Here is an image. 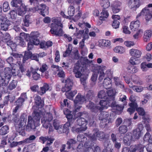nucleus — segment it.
<instances>
[{"label": "nucleus", "mask_w": 152, "mask_h": 152, "mask_svg": "<svg viewBox=\"0 0 152 152\" xmlns=\"http://www.w3.org/2000/svg\"><path fill=\"white\" fill-rule=\"evenodd\" d=\"M43 116L42 118H45L46 120L51 121L53 119L52 114L50 113H43L39 110H35L34 111L32 116H29L28 119L27 124L26 126V130L28 131H30L32 130H34L36 127L39 125L40 117Z\"/></svg>", "instance_id": "1"}, {"label": "nucleus", "mask_w": 152, "mask_h": 152, "mask_svg": "<svg viewBox=\"0 0 152 152\" xmlns=\"http://www.w3.org/2000/svg\"><path fill=\"white\" fill-rule=\"evenodd\" d=\"M79 117L77 118L75 125L72 127L73 130L77 132H80L85 131L87 128L86 125L88 122H93V118L89 117L85 112H79L77 113Z\"/></svg>", "instance_id": "2"}, {"label": "nucleus", "mask_w": 152, "mask_h": 152, "mask_svg": "<svg viewBox=\"0 0 152 152\" xmlns=\"http://www.w3.org/2000/svg\"><path fill=\"white\" fill-rule=\"evenodd\" d=\"M13 75H19L18 72L16 71L15 69H11L9 67H7L4 69V72L0 76V88L2 86L6 87L8 84L10 79Z\"/></svg>", "instance_id": "3"}, {"label": "nucleus", "mask_w": 152, "mask_h": 152, "mask_svg": "<svg viewBox=\"0 0 152 152\" xmlns=\"http://www.w3.org/2000/svg\"><path fill=\"white\" fill-rule=\"evenodd\" d=\"M20 35L23 36L27 41H28V39L29 41L32 42L34 45H37L39 43V40L38 37L39 36V34L38 32H31L29 36V34H26L25 33H20Z\"/></svg>", "instance_id": "4"}, {"label": "nucleus", "mask_w": 152, "mask_h": 152, "mask_svg": "<svg viewBox=\"0 0 152 152\" xmlns=\"http://www.w3.org/2000/svg\"><path fill=\"white\" fill-rule=\"evenodd\" d=\"M129 54L132 56L129 60V62L132 65H136V62L137 58H139L142 54L141 52L137 49L133 48L131 49L129 51Z\"/></svg>", "instance_id": "5"}, {"label": "nucleus", "mask_w": 152, "mask_h": 152, "mask_svg": "<svg viewBox=\"0 0 152 152\" xmlns=\"http://www.w3.org/2000/svg\"><path fill=\"white\" fill-rule=\"evenodd\" d=\"M132 149V151H137L138 152H143L146 150L148 152H152V143H150L148 144L146 148H145L144 146L141 144L135 145L134 146L131 147Z\"/></svg>", "instance_id": "6"}, {"label": "nucleus", "mask_w": 152, "mask_h": 152, "mask_svg": "<svg viewBox=\"0 0 152 152\" xmlns=\"http://www.w3.org/2000/svg\"><path fill=\"white\" fill-rule=\"evenodd\" d=\"M107 134H105L102 132L97 131L94 133L93 135L90 136L91 138L93 141H95L97 138L100 140L107 139L108 137Z\"/></svg>", "instance_id": "7"}, {"label": "nucleus", "mask_w": 152, "mask_h": 152, "mask_svg": "<svg viewBox=\"0 0 152 152\" xmlns=\"http://www.w3.org/2000/svg\"><path fill=\"white\" fill-rule=\"evenodd\" d=\"M0 25L1 29L6 31L10 25V21L5 17L0 15Z\"/></svg>", "instance_id": "8"}, {"label": "nucleus", "mask_w": 152, "mask_h": 152, "mask_svg": "<svg viewBox=\"0 0 152 152\" xmlns=\"http://www.w3.org/2000/svg\"><path fill=\"white\" fill-rule=\"evenodd\" d=\"M52 21L54 23L51 24V27H52V32H54V30H56V27H60L62 28L63 27V25L61 24V21L59 18H56L53 19Z\"/></svg>", "instance_id": "9"}, {"label": "nucleus", "mask_w": 152, "mask_h": 152, "mask_svg": "<svg viewBox=\"0 0 152 152\" xmlns=\"http://www.w3.org/2000/svg\"><path fill=\"white\" fill-rule=\"evenodd\" d=\"M132 141H133L132 134L130 132L126 133L124 137V143L126 145H129Z\"/></svg>", "instance_id": "10"}, {"label": "nucleus", "mask_w": 152, "mask_h": 152, "mask_svg": "<svg viewBox=\"0 0 152 152\" xmlns=\"http://www.w3.org/2000/svg\"><path fill=\"white\" fill-rule=\"evenodd\" d=\"M141 14L145 16L147 20H149L152 17V12L147 7L143 9L141 12Z\"/></svg>", "instance_id": "11"}, {"label": "nucleus", "mask_w": 152, "mask_h": 152, "mask_svg": "<svg viewBox=\"0 0 152 152\" xmlns=\"http://www.w3.org/2000/svg\"><path fill=\"white\" fill-rule=\"evenodd\" d=\"M82 67L79 65H76L73 69V72L77 78H80L82 75Z\"/></svg>", "instance_id": "12"}, {"label": "nucleus", "mask_w": 152, "mask_h": 152, "mask_svg": "<svg viewBox=\"0 0 152 152\" xmlns=\"http://www.w3.org/2000/svg\"><path fill=\"white\" fill-rule=\"evenodd\" d=\"M86 100L84 96L80 94H78L76 96L75 99L74 100V103L78 104H81Z\"/></svg>", "instance_id": "13"}, {"label": "nucleus", "mask_w": 152, "mask_h": 152, "mask_svg": "<svg viewBox=\"0 0 152 152\" xmlns=\"http://www.w3.org/2000/svg\"><path fill=\"white\" fill-rule=\"evenodd\" d=\"M27 121V116L25 114H23L20 116V121L18 125L16 126H20L24 127L26 125Z\"/></svg>", "instance_id": "14"}, {"label": "nucleus", "mask_w": 152, "mask_h": 152, "mask_svg": "<svg viewBox=\"0 0 152 152\" xmlns=\"http://www.w3.org/2000/svg\"><path fill=\"white\" fill-rule=\"evenodd\" d=\"M51 29L50 31L51 33L52 34H54L56 36H61L63 35L64 32L62 28L60 27H56V29L54 30V32H52L51 30H52V27H51Z\"/></svg>", "instance_id": "15"}, {"label": "nucleus", "mask_w": 152, "mask_h": 152, "mask_svg": "<svg viewBox=\"0 0 152 152\" xmlns=\"http://www.w3.org/2000/svg\"><path fill=\"white\" fill-rule=\"evenodd\" d=\"M57 130L59 134L66 133L67 134L69 130L67 127V124H65L63 126L61 125Z\"/></svg>", "instance_id": "16"}, {"label": "nucleus", "mask_w": 152, "mask_h": 152, "mask_svg": "<svg viewBox=\"0 0 152 152\" xmlns=\"http://www.w3.org/2000/svg\"><path fill=\"white\" fill-rule=\"evenodd\" d=\"M129 7L132 8L138 7L140 5L139 0H129L128 3Z\"/></svg>", "instance_id": "17"}, {"label": "nucleus", "mask_w": 152, "mask_h": 152, "mask_svg": "<svg viewBox=\"0 0 152 152\" xmlns=\"http://www.w3.org/2000/svg\"><path fill=\"white\" fill-rule=\"evenodd\" d=\"M16 81L13 80L10 83V84L8 87H7L6 86V87H4V86H1V87H2V88L3 89V91L4 92H6L7 91V90H6V89H7V88L9 90H12L16 87Z\"/></svg>", "instance_id": "18"}, {"label": "nucleus", "mask_w": 152, "mask_h": 152, "mask_svg": "<svg viewBox=\"0 0 152 152\" xmlns=\"http://www.w3.org/2000/svg\"><path fill=\"white\" fill-rule=\"evenodd\" d=\"M49 89V85L46 83L44 84L43 86L40 88V90L38 91V94L41 95H42L45 93L46 91H48Z\"/></svg>", "instance_id": "19"}, {"label": "nucleus", "mask_w": 152, "mask_h": 152, "mask_svg": "<svg viewBox=\"0 0 152 152\" xmlns=\"http://www.w3.org/2000/svg\"><path fill=\"white\" fill-rule=\"evenodd\" d=\"M129 105L130 107L128 109L127 111L131 115L134 112L135 109H136L138 107V105L137 103H129Z\"/></svg>", "instance_id": "20"}, {"label": "nucleus", "mask_w": 152, "mask_h": 152, "mask_svg": "<svg viewBox=\"0 0 152 152\" xmlns=\"http://www.w3.org/2000/svg\"><path fill=\"white\" fill-rule=\"evenodd\" d=\"M140 24V22L138 20L134 22H132L130 23V28L132 31H135L136 29H137L139 27Z\"/></svg>", "instance_id": "21"}, {"label": "nucleus", "mask_w": 152, "mask_h": 152, "mask_svg": "<svg viewBox=\"0 0 152 152\" xmlns=\"http://www.w3.org/2000/svg\"><path fill=\"white\" fill-rule=\"evenodd\" d=\"M39 69V68H37L35 69L33 68H31V70L32 73L33 74V78L34 80H38L40 77V74L38 73L37 72Z\"/></svg>", "instance_id": "22"}, {"label": "nucleus", "mask_w": 152, "mask_h": 152, "mask_svg": "<svg viewBox=\"0 0 152 152\" xmlns=\"http://www.w3.org/2000/svg\"><path fill=\"white\" fill-rule=\"evenodd\" d=\"M18 9V14L20 16H23L24 14V12L26 10V8L23 4H20Z\"/></svg>", "instance_id": "23"}, {"label": "nucleus", "mask_w": 152, "mask_h": 152, "mask_svg": "<svg viewBox=\"0 0 152 152\" xmlns=\"http://www.w3.org/2000/svg\"><path fill=\"white\" fill-rule=\"evenodd\" d=\"M35 102L36 104L39 107H41L44 106V102L41 99L40 97L38 96H37L35 98Z\"/></svg>", "instance_id": "24"}, {"label": "nucleus", "mask_w": 152, "mask_h": 152, "mask_svg": "<svg viewBox=\"0 0 152 152\" xmlns=\"http://www.w3.org/2000/svg\"><path fill=\"white\" fill-rule=\"evenodd\" d=\"M103 85L104 88L106 89L110 88L111 86L110 79L109 78H105L103 83Z\"/></svg>", "instance_id": "25"}, {"label": "nucleus", "mask_w": 152, "mask_h": 152, "mask_svg": "<svg viewBox=\"0 0 152 152\" xmlns=\"http://www.w3.org/2000/svg\"><path fill=\"white\" fill-rule=\"evenodd\" d=\"M107 103V106L112 107H114L116 102L115 100V97L112 98L107 97L106 99Z\"/></svg>", "instance_id": "26"}, {"label": "nucleus", "mask_w": 152, "mask_h": 152, "mask_svg": "<svg viewBox=\"0 0 152 152\" xmlns=\"http://www.w3.org/2000/svg\"><path fill=\"white\" fill-rule=\"evenodd\" d=\"M139 130H134L133 131L132 137L133 138V141H134L139 139L140 136L141 132L139 131Z\"/></svg>", "instance_id": "27"}, {"label": "nucleus", "mask_w": 152, "mask_h": 152, "mask_svg": "<svg viewBox=\"0 0 152 152\" xmlns=\"http://www.w3.org/2000/svg\"><path fill=\"white\" fill-rule=\"evenodd\" d=\"M9 127L7 125L4 126L0 129V135H4L9 132Z\"/></svg>", "instance_id": "28"}, {"label": "nucleus", "mask_w": 152, "mask_h": 152, "mask_svg": "<svg viewBox=\"0 0 152 152\" xmlns=\"http://www.w3.org/2000/svg\"><path fill=\"white\" fill-rule=\"evenodd\" d=\"M16 132L19 134L23 136H24L26 135V132L24 129V128L20 127L15 126Z\"/></svg>", "instance_id": "29"}, {"label": "nucleus", "mask_w": 152, "mask_h": 152, "mask_svg": "<svg viewBox=\"0 0 152 152\" xmlns=\"http://www.w3.org/2000/svg\"><path fill=\"white\" fill-rule=\"evenodd\" d=\"M36 138V137L34 135H31L29 137L26 138L24 140L20 142L21 143H30L32 142Z\"/></svg>", "instance_id": "30"}, {"label": "nucleus", "mask_w": 152, "mask_h": 152, "mask_svg": "<svg viewBox=\"0 0 152 152\" xmlns=\"http://www.w3.org/2000/svg\"><path fill=\"white\" fill-rule=\"evenodd\" d=\"M109 16V14L105 9H103L101 13L99 19L101 20H104L107 18Z\"/></svg>", "instance_id": "31"}, {"label": "nucleus", "mask_w": 152, "mask_h": 152, "mask_svg": "<svg viewBox=\"0 0 152 152\" xmlns=\"http://www.w3.org/2000/svg\"><path fill=\"white\" fill-rule=\"evenodd\" d=\"M50 121L46 120L45 118H42L41 119V122L42 126L45 128L47 129L50 126Z\"/></svg>", "instance_id": "32"}, {"label": "nucleus", "mask_w": 152, "mask_h": 152, "mask_svg": "<svg viewBox=\"0 0 152 152\" xmlns=\"http://www.w3.org/2000/svg\"><path fill=\"white\" fill-rule=\"evenodd\" d=\"M132 65L129 66L127 68L128 72L130 73H135L137 72L138 70L137 67Z\"/></svg>", "instance_id": "33"}, {"label": "nucleus", "mask_w": 152, "mask_h": 152, "mask_svg": "<svg viewBox=\"0 0 152 152\" xmlns=\"http://www.w3.org/2000/svg\"><path fill=\"white\" fill-rule=\"evenodd\" d=\"M114 51L116 53L121 54L125 52L124 48L121 46H118L115 47L114 49Z\"/></svg>", "instance_id": "34"}, {"label": "nucleus", "mask_w": 152, "mask_h": 152, "mask_svg": "<svg viewBox=\"0 0 152 152\" xmlns=\"http://www.w3.org/2000/svg\"><path fill=\"white\" fill-rule=\"evenodd\" d=\"M77 93V90H75L74 91H71L70 92L69 91L67 92L66 93L65 95L67 98L69 99H72Z\"/></svg>", "instance_id": "35"}, {"label": "nucleus", "mask_w": 152, "mask_h": 152, "mask_svg": "<svg viewBox=\"0 0 152 152\" xmlns=\"http://www.w3.org/2000/svg\"><path fill=\"white\" fill-rule=\"evenodd\" d=\"M128 131V128L125 125H122L118 128L119 132L121 134H125Z\"/></svg>", "instance_id": "36"}, {"label": "nucleus", "mask_w": 152, "mask_h": 152, "mask_svg": "<svg viewBox=\"0 0 152 152\" xmlns=\"http://www.w3.org/2000/svg\"><path fill=\"white\" fill-rule=\"evenodd\" d=\"M31 54L32 53L29 51L28 52L26 51L25 52L24 56H23V63H24L26 60L30 58Z\"/></svg>", "instance_id": "37"}, {"label": "nucleus", "mask_w": 152, "mask_h": 152, "mask_svg": "<svg viewBox=\"0 0 152 152\" xmlns=\"http://www.w3.org/2000/svg\"><path fill=\"white\" fill-rule=\"evenodd\" d=\"M143 140L144 141L148 142L150 143H152V137L151 136L150 134L147 132L145 135Z\"/></svg>", "instance_id": "38"}, {"label": "nucleus", "mask_w": 152, "mask_h": 152, "mask_svg": "<svg viewBox=\"0 0 152 152\" xmlns=\"http://www.w3.org/2000/svg\"><path fill=\"white\" fill-rule=\"evenodd\" d=\"M109 113L106 112L102 111L99 115V120H102L104 119L108 118L109 116Z\"/></svg>", "instance_id": "39"}, {"label": "nucleus", "mask_w": 152, "mask_h": 152, "mask_svg": "<svg viewBox=\"0 0 152 152\" xmlns=\"http://www.w3.org/2000/svg\"><path fill=\"white\" fill-rule=\"evenodd\" d=\"M75 11V8L74 7L70 5L68 8V14L69 15V17L73 16L74 15Z\"/></svg>", "instance_id": "40"}, {"label": "nucleus", "mask_w": 152, "mask_h": 152, "mask_svg": "<svg viewBox=\"0 0 152 152\" xmlns=\"http://www.w3.org/2000/svg\"><path fill=\"white\" fill-rule=\"evenodd\" d=\"M98 97L100 99H106L107 98V95L106 92L104 90H102L99 91L98 94Z\"/></svg>", "instance_id": "41"}, {"label": "nucleus", "mask_w": 152, "mask_h": 152, "mask_svg": "<svg viewBox=\"0 0 152 152\" xmlns=\"http://www.w3.org/2000/svg\"><path fill=\"white\" fill-rule=\"evenodd\" d=\"M15 39L16 41V42L17 44L22 46L24 45L25 43L23 40V38L21 37H16L15 38Z\"/></svg>", "instance_id": "42"}, {"label": "nucleus", "mask_w": 152, "mask_h": 152, "mask_svg": "<svg viewBox=\"0 0 152 152\" xmlns=\"http://www.w3.org/2000/svg\"><path fill=\"white\" fill-rule=\"evenodd\" d=\"M21 3V0H12L11 2V5L16 7H18Z\"/></svg>", "instance_id": "43"}, {"label": "nucleus", "mask_w": 152, "mask_h": 152, "mask_svg": "<svg viewBox=\"0 0 152 152\" xmlns=\"http://www.w3.org/2000/svg\"><path fill=\"white\" fill-rule=\"evenodd\" d=\"M94 96V91L91 90H89L86 95V98L88 100H91Z\"/></svg>", "instance_id": "44"}, {"label": "nucleus", "mask_w": 152, "mask_h": 152, "mask_svg": "<svg viewBox=\"0 0 152 152\" xmlns=\"http://www.w3.org/2000/svg\"><path fill=\"white\" fill-rule=\"evenodd\" d=\"M30 17L29 15H26L23 20L24 22L23 25L26 27H28L30 23Z\"/></svg>", "instance_id": "45"}, {"label": "nucleus", "mask_w": 152, "mask_h": 152, "mask_svg": "<svg viewBox=\"0 0 152 152\" xmlns=\"http://www.w3.org/2000/svg\"><path fill=\"white\" fill-rule=\"evenodd\" d=\"M72 47L71 45L69 44L68 48L67 49L65 53L63 54V56L66 57L69 56L72 50Z\"/></svg>", "instance_id": "46"}, {"label": "nucleus", "mask_w": 152, "mask_h": 152, "mask_svg": "<svg viewBox=\"0 0 152 152\" xmlns=\"http://www.w3.org/2000/svg\"><path fill=\"white\" fill-rule=\"evenodd\" d=\"M106 94L108 98L115 97V91L113 90H107L106 91Z\"/></svg>", "instance_id": "47"}, {"label": "nucleus", "mask_w": 152, "mask_h": 152, "mask_svg": "<svg viewBox=\"0 0 152 152\" xmlns=\"http://www.w3.org/2000/svg\"><path fill=\"white\" fill-rule=\"evenodd\" d=\"M101 4L102 7H103V9H105L109 7L110 6V2L107 0L102 1Z\"/></svg>", "instance_id": "48"}, {"label": "nucleus", "mask_w": 152, "mask_h": 152, "mask_svg": "<svg viewBox=\"0 0 152 152\" xmlns=\"http://www.w3.org/2000/svg\"><path fill=\"white\" fill-rule=\"evenodd\" d=\"M76 141L73 139H69L67 142V145H68L67 149H70L71 145L75 144L76 143Z\"/></svg>", "instance_id": "49"}, {"label": "nucleus", "mask_w": 152, "mask_h": 152, "mask_svg": "<svg viewBox=\"0 0 152 152\" xmlns=\"http://www.w3.org/2000/svg\"><path fill=\"white\" fill-rule=\"evenodd\" d=\"M48 69V66L45 64L42 65V66L40 68L39 71L41 72V75H44V72Z\"/></svg>", "instance_id": "50"}, {"label": "nucleus", "mask_w": 152, "mask_h": 152, "mask_svg": "<svg viewBox=\"0 0 152 152\" xmlns=\"http://www.w3.org/2000/svg\"><path fill=\"white\" fill-rule=\"evenodd\" d=\"M43 7H44V9H42L40 12L42 16H45L48 13V8L46 6H44Z\"/></svg>", "instance_id": "51"}, {"label": "nucleus", "mask_w": 152, "mask_h": 152, "mask_svg": "<svg viewBox=\"0 0 152 152\" xmlns=\"http://www.w3.org/2000/svg\"><path fill=\"white\" fill-rule=\"evenodd\" d=\"M60 121L57 119H55L53 121V125L56 130H57L61 126L59 125Z\"/></svg>", "instance_id": "52"}, {"label": "nucleus", "mask_w": 152, "mask_h": 152, "mask_svg": "<svg viewBox=\"0 0 152 152\" xmlns=\"http://www.w3.org/2000/svg\"><path fill=\"white\" fill-rule=\"evenodd\" d=\"M25 99L22 98L20 97L18 99L17 101L15 102V105L17 106H21L23 102L24 101Z\"/></svg>", "instance_id": "53"}, {"label": "nucleus", "mask_w": 152, "mask_h": 152, "mask_svg": "<svg viewBox=\"0 0 152 152\" xmlns=\"http://www.w3.org/2000/svg\"><path fill=\"white\" fill-rule=\"evenodd\" d=\"M111 44L110 42L108 40H103L102 45L103 47H109Z\"/></svg>", "instance_id": "54"}, {"label": "nucleus", "mask_w": 152, "mask_h": 152, "mask_svg": "<svg viewBox=\"0 0 152 152\" xmlns=\"http://www.w3.org/2000/svg\"><path fill=\"white\" fill-rule=\"evenodd\" d=\"M69 110L68 109H66V111H65L64 110V113L66 115V117L67 118L68 120L73 119L75 118L74 116L73 117V115L70 113H67L66 112H68Z\"/></svg>", "instance_id": "55"}, {"label": "nucleus", "mask_w": 152, "mask_h": 152, "mask_svg": "<svg viewBox=\"0 0 152 152\" xmlns=\"http://www.w3.org/2000/svg\"><path fill=\"white\" fill-rule=\"evenodd\" d=\"M77 140L78 141L81 142L84 141L86 140V137L83 134L78 135L77 137Z\"/></svg>", "instance_id": "56"}, {"label": "nucleus", "mask_w": 152, "mask_h": 152, "mask_svg": "<svg viewBox=\"0 0 152 152\" xmlns=\"http://www.w3.org/2000/svg\"><path fill=\"white\" fill-rule=\"evenodd\" d=\"M72 88V87L65 84V86L62 88L61 91L63 92H65L66 93L69 91Z\"/></svg>", "instance_id": "57"}, {"label": "nucleus", "mask_w": 152, "mask_h": 152, "mask_svg": "<svg viewBox=\"0 0 152 152\" xmlns=\"http://www.w3.org/2000/svg\"><path fill=\"white\" fill-rule=\"evenodd\" d=\"M10 9L8 2L5 1L3 4V10L4 12H7Z\"/></svg>", "instance_id": "58"}, {"label": "nucleus", "mask_w": 152, "mask_h": 152, "mask_svg": "<svg viewBox=\"0 0 152 152\" xmlns=\"http://www.w3.org/2000/svg\"><path fill=\"white\" fill-rule=\"evenodd\" d=\"M99 104L102 108L105 107H107L108 106H107V101L106 100H102L99 102Z\"/></svg>", "instance_id": "59"}, {"label": "nucleus", "mask_w": 152, "mask_h": 152, "mask_svg": "<svg viewBox=\"0 0 152 152\" xmlns=\"http://www.w3.org/2000/svg\"><path fill=\"white\" fill-rule=\"evenodd\" d=\"M66 85L72 87L73 85V83L72 80L69 78H67L65 81Z\"/></svg>", "instance_id": "60"}, {"label": "nucleus", "mask_w": 152, "mask_h": 152, "mask_svg": "<svg viewBox=\"0 0 152 152\" xmlns=\"http://www.w3.org/2000/svg\"><path fill=\"white\" fill-rule=\"evenodd\" d=\"M4 36L3 37V38L2 39V40L4 42H7V40H9L10 39V35L9 34L7 33H5L4 34Z\"/></svg>", "instance_id": "61"}, {"label": "nucleus", "mask_w": 152, "mask_h": 152, "mask_svg": "<svg viewBox=\"0 0 152 152\" xmlns=\"http://www.w3.org/2000/svg\"><path fill=\"white\" fill-rule=\"evenodd\" d=\"M136 110L138 114L141 115L143 116L145 114V112L143 108L141 107L137 108Z\"/></svg>", "instance_id": "62"}, {"label": "nucleus", "mask_w": 152, "mask_h": 152, "mask_svg": "<svg viewBox=\"0 0 152 152\" xmlns=\"http://www.w3.org/2000/svg\"><path fill=\"white\" fill-rule=\"evenodd\" d=\"M133 89L137 92H140L143 89L142 87L141 86H134L133 87Z\"/></svg>", "instance_id": "63"}, {"label": "nucleus", "mask_w": 152, "mask_h": 152, "mask_svg": "<svg viewBox=\"0 0 152 152\" xmlns=\"http://www.w3.org/2000/svg\"><path fill=\"white\" fill-rule=\"evenodd\" d=\"M132 119H126L124 121V123L127 126H129L132 124Z\"/></svg>", "instance_id": "64"}]
</instances>
